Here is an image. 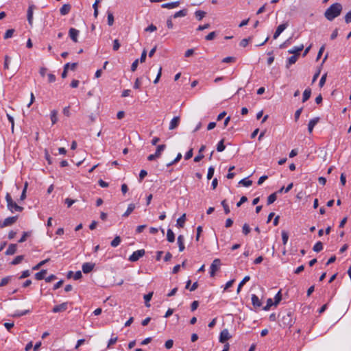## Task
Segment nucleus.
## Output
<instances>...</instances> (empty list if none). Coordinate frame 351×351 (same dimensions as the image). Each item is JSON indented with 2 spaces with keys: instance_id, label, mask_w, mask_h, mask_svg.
I'll list each match as a JSON object with an SVG mask.
<instances>
[{
  "instance_id": "obj_32",
  "label": "nucleus",
  "mask_w": 351,
  "mask_h": 351,
  "mask_svg": "<svg viewBox=\"0 0 351 351\" xmlns=\"http://www.w3.org/2000/svg\"><path fill=\"white\" fill-rule=\"evenodd\" d=\"M313 250L315 252H319L323 250V243L321 241H317L313 246Z\"/></svg>"
},
{
  "instance_id": "obj_35",
  "label": "nucleus",
  "mask_w": 351,
  "mask_h": 351,
  "mask_svg": "<svg viewBox=\"0 0 351 351\" xmlns=\"http://www.w3.org/2000/svg\"><path fill=\"white\" fill-rule=\"evenodd\" d=\"M121 241V240L120 237L116 236L114 237V239L111 241L110 245L112 247H116L120 244Z\"/></svg>"
},
{
  "instance_id": "obj_43",
  "label": "nucleus",
  "mask_w": 351,
  "mask_h": 351,
  "mask_svg": "<svg viewBox=\"0 0 351 351\" xmlns=\"http://www.w3.org/2000/svg\"><path fill=\"white\" fill-rule=\"evenodd\" d=\"M239 184H242L244 186L248 187L252 184V181L250 180H247V178L242 179Z\"/></svg>"
},
{
  "instance_id": "obj_30",
  "label": "nucleus",
  "mask_w": 351,
  "mask_h": 351,
  "mask_svg": "<svg viewBox=\"0 0 351 351\" xmlns=\"http://www.w3.org/2000/svg\"><path fill=\"white\" fill-rule=\"evenodd\" d=\"M187 14V10L184 9L182 10H180L178 12H176L172 17L174 19L178 18V17H184Z\"/></svg>"
},
{
  "instance_id": "obj_13",
  "label": "nucleus",
  "mask_w": 351,
  "mask_h": 351,
  "mask_svg": "<svg viewBox=\"0 0 351 351\" xmlns=\"http://www.w3.org/2000/svg\"><path fill=\"white\" fill-rule=\"evenodd\" d=\"M95 264L92 263H84L82 265V271L84 274L90 273L94 268Z\"/></svg>"
},
{
  "instance_id": "obj_2",
  "label": "nucleus",
  "mask_w": 351,
  "mask_h": 351,
  "mask_svg": "<svg viewBox=\"0 0 351 351\" xmlns=\"http://www.w3.org/2000/svg\"><path fill=\"white\" fill-rule=\"evenodd\" d=\"M279 322L280 326L283 328H290L293 326V324L295 322L291 312H288L285 314H283Z\"/></svg>"
},
{
  "instance_id": "obj_33",
  "label": "nucleus",
  "mask_w": 351,
  "mask_h": 351,
  "mask_svg": "<svg viewBox=\"0 0 351 351\" xmlns=\"http://www.w3.org/2000/svg\"><path fill=\"white\" fill-rule=\"evenodd\" d=\"M108 25L112 26L114 24V16L110 11L107 12Z\"/></svg>"
},
{
  "instance_id": "obj_18",
  "label": "nucleus",
  "mask_w": 351,
  "mask_h": 351,
  "mask_svg": "<svg viewBox=\"0 0 351 351\" xmlns=\"http://www.w3.org/2000/svg\"><path fill=\"white\" fill-rule=\"evenodd\" d=\"M180 3V1L166 3L162 4L161 7L162 8L172 9V8L178 7Z\"/></svg>"
},
{
  "instance_id": "obj_22",
  "label": "nucleus",
  "mask_w": 351,
  "mask_h": 351,
  "mask_svg": "<svg viewBox=\"0 0 351 351\" xmlns=\"http://www.w3.org/2000/svg\"><path fill=\"white\" fill-rule=\"evenodd\" d=\"M186 221V214H183L180 217L177 219L176 226L178 228H183Z\"/></svg>"
},
{
  "instance_id": "obj_39",
  "label": "nucleus",
  "mask_w": 351,
  "mask_h": 351,
  "mask_svg": "<svg viewBox=\"0 0 351 351\" xmlns=\"http://www.w3.org/2000/svg\"><path fill=\"white\" fill-rule=\"evenodd\" d=\"M221 204L223 208L225 214H226V215L229 214L230 213V210L227 204L226 199H223V201H221Z\"/></svg>"
},
{
  "instance_id": "obj_14",
  "label": "nucleus",
  "mask_w": 351,
  "mask_h": 351,
  "mask_svg": "<svg viewBox=\"0 0 351 351\" xmlns=\"http://www.w3.org/2000/svg\"><path fill=\"white\" fill-rule=\"evenodd\" d=\"M319 117L313 118L309 121L308 124V131L310 134L312 133L315 125L319 122Z\"/></svg>"
},
{
  "instance_id": "obj_52",
  "label": "nucleus",
  "mask_w": 351,
  "mask_h": 351,
  "mask_svg": "<svg viewBox=\"0 0 351 351\" xmlns=\"http://www.w3.org/2000/svg\"><path fill=\"white\" fill-rule=\"evenodd\" d=\"M147 175V171L142 169L139 173V181L141 182L145 177Z\"/></svg>"
},
{
  "instance_id": "obj_58",
  "label": "nucleus",
  "mask_w": 351,
  "mask_h": 351,
  "mask_svg": "<svg viewBox=\"0 0 351 351\" xmlns=\"http://www.w3.org/2000/svg\"><path fill=\"white\" fill-rule=\"evenodd\" d=\"M216 36V33L215 32H210L206 36V40H212L215 38Z\"/></svg>"
},
{
  "instance_id": "obj_31",
  "label": "nucleus",
  "mask_w": 351,
  "mask_h": 351,
  "mask_svg": "<svg viewBox=\"0 0 351 351\" xmlns=\"http://www.w3.org/2000/svg\"><path fill=\"white\" fill-rule=\"evenodd\" d=\"M250 279V277L249 276H246L244 277V278L242 280V281L239 284L237 292L239 293L241 291V289L244 284H245L247 281H249Z\"/></svg>"
},
{
  "instance_id": "obj_55",
  "label": "nucleus",
  "mask_w": 351,
  "mask_h": 351,
  "mask_svg": "<svg viewBox=\"0 0 351 351\" xmlns=\"http://www.w3.org/2000/svg\"><path fill=\"white\" fill-rule=\"evenodd\" d=\"M173 341L172 339L167 340L165 343V346L167 349H171L173 347Z\"/></svg>"
},
{
  "instance_id": "obj_56",
  "label": "nucleus",
  "mask_w": 351,
  "mask_h": 351,
  "mask_svg": "<svg viewBox=\"0 0 351 351\" xmlns=\"http://www.w3.org/2000/svg\"><path fill=\"white\" fill-rule=\"evenodd\" d=\"M199 306V302L198 301H193L191 304V311H195Z\"/></svg>"
},
{
  "instance_id": "obj_25",
  "label": "nucleus",
  "mask_w": 351,
  "mask_h": 351,
  "mask_svg": "<svg viewBox=\"0 0 351 351\" xmlns=\"http://www.w3.org/2000/svg\"><path fill=\"white\" fill-rule=\"evenodd\" d=\"M311 90L310 88H307L304 90L302 96V102H306L311 97Z\"/></svg>"
},
{
  "instance_id": "obj_23",
  "label": "nucleus",
  "mask_w": 351,
  "mask_h": 351,
  "mask_svg": "<svg viewBox=\"0 0 351 351\" xmlns=\"http://www.w3.org/2000/svg\"><path fill=\"white\" fill-rule=\"evenodd\" d=\"M58 112L56 110L51 111L50 119L53 125L56 123L58 121Z\"/></svg>"
},
{
  "instance_id": "obj_40",
  "label": "nucleus",
  "mask_w": 351,
  "mask_h": 351,
  "mask_svg": "<svg viewBox=\"0 0 351 351\" xmlns=\"http://www.w3.org/2000/svg\"><path fill=\"white\" fill-rule=\"evenodd\" d=\"M152 295H153V293H149L147 294H145L144 295V300H145V306L149 307L150 306L149 304V301L151 300L152 298Z\"/></svg>"
},
{
  "instance_id": "obj_57",
  "label": "nucleus",
  "mask_w": 351,
  "mask_h": 351,
  "mask_svg": "<svg viewBox=\"0 0 351 351\" xmlns=\"http://www.w3.org/2000/svg\"><path fill=\"white\" fill-rule=\"evenodd\" d=\"M247 201V198L245 196H242L239 200V202H237V206L240 207L243 203L246 202Z\"/></svg>"
},
{
  "instance_id": "obj_36",
  "label": "nucleus",
  "mask_w": 351,
  "mask_h": 351,
  "mask_svg": "<svg viewBox=\"0 0 351 351\" xmlns=\"http://www.w3.org/2000/svg\"><path fill=\"white\" fill-rule=\"evenodd\" d=\"M293 184L290 183L286 188L282 186L277 192L278 193H282V192L288 193L293 188Z\"/></svg>"
},
{
  "instance_id": "obj_3",
  "label": "nucleus",
  "mask_w": 351,
  "mask_h": 351,
  "mask_svg": "<svg viewBox=\"0 0 351 351\" xmlns=\"http://www.w3.org/2000/svg\"><path fill=\"white\" fill-rule=\"evenodd\" d=\"M5 200L7 202L8 209L10 212H21L23 210V207L19 206L15 202L13 201L10 194L8 193L5 195Z\"/></svg>"
},
{
  "instance_id": "obj_41",
  "label": "nucleus",
  "mask_w": 351,
  "mask_h": 351,
  "mask_svg": "<svg viewBox=\"0 0 351 351\" xmlns=\"http://www.w3.org/2000/svg\"><path fill=\"white\" fill-rule=\"evenodd\" d=\"M12 276H8L1 279L0 282V287L5 286L11 280Z\"/></svg>"
},
{
  "instance_id": "obj_34",
  "label": "nucleus",
  "mask_w": 351,
  "mask_h": 351,
  "mask_svg": "<svg viewBox=\"0 0 351 351\" xmlns=\"http://www.w3.org/2000/svg\"><path fill=\"white\" fill-rule=\"evenodd\" d=\"M165 147L166 145L164 144L160 145L157 147L156 152L154 154L157 155L158 158L160 156L162 152L165 150Z\"/></svg>"
},
{
  "instance_id": "obj_1",
  "label": "nucleus",
  "mask_w": 351,
  "mask_h": 351,
  "mask_svg": "<svg viewBox=\"0 0 351 351\" xmlns=\"http://www.w3.org/2000/svg\"><path fill=\"white\" fill-rule=\"evenodd\" d=\"M342 9L343 6L341 3H332L325 11L324 16L327 20L332 21L341 14Z\"/></svg>"
},
{
  "instance_id": "obj_10",
  "label": "nucleus",
  "mask_w": 351,
  "mask_h": 351,
  "mask_svg": "<svg viewBox=\"0 0 351 351\" xmlns=\"http://www.w3.org/2000/svg\"><path fill=\"white\" fill-rule=\"evenodd\" d=\"M287 26L288 24L287 23L278 25L276 29V32L274 34V39H276L280 35V34L287 27Z\"/></svg>"
},
{
  "instance_id": "obj_20",
  "label": "nucleus",
  "mask_w": 351,
  "mask_h": 351,
  "mask_svg": "<svg viewBox=\"0 0 351 351\" xmlns=\"http://www.w3.org/2000/svg\"><path fill=\"white\" fill-rule=\"evenodd\" d=\"M17 250V245L16 244H10L7 250L5 251L6 255H12L14 254Z\"/></svg>"
},
{
  "instance_id": "obj_42",
  "label": "nucleus",
  "mask_w": 351,
  "mask_h": 351,
  "mask_svg": "<svg viewBox=\"0 0 351 351\" xmlns=\"http://www.w3.org/2000/svg\"><path fill=\"white\" fill-rule=\"evenodd\" d=\"M24 258V256L23 255H19V256H16L13 261H12V265H18L19 264Z\"/></svg>"
},
{
  "instance_id": "obj_59",
  "label": "nucleus",
  "mask_w": 351,
  "mask_h": 351,
  "mask_svg": "<svg viewBox=\"0 0 351 351\" xmlns=\"http://www.w3.org/2000/svg\"><path fill=\"white\" fill-rule=\"evenodd\" d=\"M157 29V27L156 25H153V24H151L150 25H149L147 28H145V32H154Z\"/></svg>"
},
{
  "instance_id": "obj_26",
  "label": "nucleus",
  "mask_w": 351,
  "mask_h": 351,
  "mask_svg": "<svg viewBox=\"0 0 351 351\" xmlns=\"http://www.w3.org/2000/svg\"><path fill=\"white\" fill-rule=\"evenodd\" d=\"M298 58V55H293L289 57L287 61V67L289 68L290 65L295 64Z\"/></svg>"
},
{
  "instance_id": "obj_29",
  "label": "nucleus",
  "mask_w": 351,
  "mask_h": 351,
  "mask_svg": "<svg viewBox=\"0 0 351 351\" xmlns=\"http://www.w3.org/2000/svg\"><path fill=\"white\" fill-rule=\"evenodd\" d=\"M134 209H135V205L134 204H130L128 205V207L126 211L123 215V217H128V216H129L133 212V210Z\"/></svg>"
},
{
  "instance_id": "obj_37",
  "label": "nucleus",
  "mask_w": 351,
  "mask_h": 351,
  "mask_svg": "<svg viewBox=\"0 0 351 351\" xmlns=\"http://www.w3.org/2000/svg\"><path fill=\"white\" fill-rule=\"evenodd\" d=\"M206 12L202 10H197L195 12V17L198 21H201L206 15Z\"/></svg>"
},
{
  "instance_id": "obj_27",
  "label": "nucleus",
  "mask_w": 351,
  "mask_h": 351,
  "mask_svg": "<svg viewBox=\"0 0 351 351\" xmlns=\"http://www.w3.org/2000/svg\"><path fill=\"white\" fill-rule=\"evenodd\" d=\"M47 274V270L46 269H42L41 271H40L39 272H37L36 274H35V278L38 280H43L45 278V276Z\"/></svg>"
},
{
  "instance_id": "obj_28",
  "label": "nucleus",
  "mask_w": 351,
  "mask_h": 351,
  "mask_svg": "<svg viewBox=\"0 0 351 351\" xmlns=\"http://www.w3.org/2000/svg\"><path fill=\"white\" fill-rule=\"evenodd\" d=\"M277 193L278 192H275L269 195L267 197V204H273L277 199Z\"/></svg>"
},
{
  "instance_id": "obj_11",
  "label": "nucleus",
  "mask_w": 351,
  "mask_h": 351,
  "mask_svg": "<svg viewBox=\"0 0 351 351\" xmlns=\"http://www.w3.org/2000/svg\"><path fill=\"white\" fill-rule=\"evenodd\" d=\"M79 33H80L79 30H77L73 27L70 28L69 34L71 39L73 42H75V43L77 42V36L79 35Z\"/></svg>"
},
{
  "instance_id": "obj_21",
  "label": "nucleus",
  "mask_w": 351,
  "mask_h": 351,
  "mask_svg": "<svg viewBox=\"0 0 351 351\" xmlns=\"http://www.w3.org/2000/svg\"><path fill=\"white\" fill-rule=\"evenodd\" d=\"M184 241V236L183 235H179L178 237V244L179 251L180 252L184 251V250L185 248Z\"/></svg>"
},
{
  "instance_id": "obj_45",
  "label": "nucleus",
  "mask_w": 351,
  "mask_h": 351,
  "mask_svg": "<svg viewBox=\"0 0 351 351\" xmlns=\"http://www.w3.org/2000/svg\"><path fill=\"white\" fill-rule=\"evenodd\" d=\"M288 239H289V234H288V233L286 231H285V230L282 231V243L284 245H286L287 243Z\"/></svg>"
},
{
  "instance_id": "obj_17",
  "label": "nucleus",
  "mask_w": 351,
  "mask_h": 351,
  "mask_svg": "<svg viewBox=\"0 0 351 351\" xmlns=\"http://www.w3.org/2000/svg\"><path fill=\"white\" fill-rule=\"evenodd\" d=\"M71 9V6L70 4H69V3L64 4L60 9V12L61 15L64 16V15H66L67 14H69Z\"/></svg>"
},
{
  "instance_id": "obj_38",
  "label": "nucleus",
  "mask_w": 351,
  "mask_h": 351,
  "mask_svg": "<svg viewBox=\"0 0 351 351\" xmlns=\"http://www.w3.org/2000/svg\"><path fill=\"white\" fill-rule=\"evenodd\" d=\"M226 148V146L224 145V139H221L217 145V150L219 152H223Z\"/></svg>"
},
{
  "instance_id": "obj_5",
  "label": "nucleus",
  "mask_w": 351,
  "mask_h": 351,
  "mask_svg": "<svg viewBox=\"0 0 351 351\" xmlns=\"http://www.w3.org/2000/svg\"><path fill=\"white\" fill-rule=\"evenodd\" d=\"M145 254V250H138L134 251L129 257L128 260L131 262H136L139 260L140 258L143 257Z\"/></svg>"
},
{
  "instance_id": "obj_15",
  "label": "nucleus",
  "mask_w": 351,
  "mask_h": 351,
  "mask_svg": "<svg viewBox=\"0 0 351 351\" xmlns=\"http://www.w3.org/2000/svg\"><path fill=\"white\" fill-rule=\"evenodd\" d=\"M303 49H304V45L302 44L299 46H295L293 48L290 49L288 51V53H292L294 55H298V56H299L300 51H302L303 50Z\"/></svg>"
},
{
  "instance_id": "obj_24",
  "label": "nucleus",
  "mask_w": 351,
  "mask_h": 351,
  "mask_svg": "<svg viewBox=\"0 0 351 351\" xmlns=\"http://www.w3.org/2000/svg\"><path fill=\"white\" fill-rule=\"evenodd\" d=\"M167 239L169 242L173 243L175 241V234L171 229L169 228L167 232Z\"/></svg>"
},
{
  "instance_id": "obj_44",
  "label": "nucleus",
  "mask_w": 351,
  "mask_h": 351,
  "mask_svg": "<svg viewBox=\"0 0 351 351\" xmlns=\"http://www.w3.org/2000/svg\"><path fill=\"white\" fill-rule=\"evenodd\" d=\"M251 231V228H250L247 223H244L242 227V232L245 235H247Z\"/></svg>"
},
{
  "instance_id": "obj_49",
  "label": "nucleus",
  "mask_w": 351,
  "mask_h": 351,
  "mask_svg": "<svg viewBox=\"0 0 351 351\" xmlns=\"http://www.w3.org/2000/svg\"><path fill=\"white\" fill-rule=\"evenodd\" d=\"M282 300V294L280 291H279L274 297V305H277Z\"/></svg>"
},
{
  "instance_id": "obj_4",
  "label": "nucleus",
  "mask_w": 351,
  "mask_h": 351,
  "mask_svg": "<svg viewBox=\"0 0 351 351\" xmlns=\"http://www.w3.org/2000/svg\"><path fill=\"white\" fill-rule=\"evenodd\" d=\"M221 265V261L219 258H215L213 261L210 267V276L211 277H214L215 276V273L219 269Z\"/></svg>"
},
{
  "instance_id": "obj_8",
  "label": "nucleus",
  "mask_w": 351,
  "mask_h": 351,
  "mask_svg": "<svg viewBox=\"0 0 351 351\" xmlns=\"http://www.w3.org/2000/svg\"><path fill=\"white\" fill-rule=\"evenodd\" d=\"M70 66H71V70L75 71L77 66V63L75 62V63H71H71L65 64L64 66L63 72L62 73V78H65L67 76V72H68V70H69V68Z\"/></svg>"
},
{
  "instance_id": "obj_62",
  "label": "nucleus",
  "mask_w": 351,
  "mask_h": 351,
  "mask_svg": "<svg viewBox=\"0 0 351 351\" xmlns=\"http://www.w3.org/2000/svg\"><path fill=\"white\" fill-rule=\"evenodd\" d=\"M193 149L191 148V149H189V150L186 153V154H185V156H184V159H185V160H189V159H190L191 158H192V156H193Z\"/></svg>"
},
{
  "instance_id": "obj_54",
  "label": "nucleus",
  "mask_w": 351,
  "mask_h": 351,
  "mask_svg": "<svg viewBox=\"0 0 351 351\" xmlns=\"http://www.w3.org/2000/svg\"><path fill=\"white\" fill-rule=\"evenodd\" d=\"M119 47H120L119 41V40L115 39L113 42L112 49L114 51H117V50H119Z\"/></svg>"
},
{
  "instance_id": "obj_48",
  "label": "nucleus",
  "mask_w": 351,
  "mask_h": 351,
  "mask_svg": "<svg viewBox=\"0 0 351 351\" xmlns=\"http://www.w3.org/2000/svg\"><path fill=\"white\" fill-rule=\"evenodd\" d=\"M214 172H215V168L213 166H210L208 170V173H207V179L208 180H210L213 178V175H214Z\"/></svg>"
},
{
  "instance_id": "obj_53",
  "label": "nucleus",
  "mask_w": 351,
  "mask_h": 351,
  "mask_svg": "<svg viewBox=\"0 0 351 351\" xmlns=\"http://www.w3.org/2000/svg\"><path fill=\"white\" fill-rule=\"evenodd\" d=\"M250 38H243L240 42V46L243 47H245L247 46Z\"/></svg>"
},
{
  "instance_id": "obj_50",
  "label": "nucleus",
  "mask_w": 351,
  "mask_h": 351,
  "mask_svg": "<svg viewBox=\"0 0 351 351\" xmlns=\"http://www.w3.org/2000/svg\"><path fill=\"white\" fill-rule=\"evenodd\" d=\"M7 117L10 123H11V130L12 133H14V118L9 114H7Z\"/></svg>"
},
{
  "instance_id": "obj_61",
  "label": "nucleus",
  "mask_w": 351,
  "mask_h": 351,
  "mask_svg": "<svg viewBox=\"0 0 351 351\" xmlns=\"http://www.w3.org/2000/svg\"><path fill=\"white\" fill-rule=\"evenodd\" d=\"M29 276H30L29 271V270H25V271H23L22 272L21 275L19 277V279L25 278H27Z\"/></svg>"
},
{
  "instance_id": "obj_51",
  "label": "nucleus",
  "mask_w": 351,
  "mask_h": 351,
  "mask_svg": "<svg viewBox=\"0 0 351 351\" xmlns=\"http://www.w3.org/2000/svg\"><path fill=\"white\" fill-rule=\"evenodd\" d=\"M49 261V258H47V259H45L44 261H40L38 264H37L36 265L33 267V269L34 270H37V269H40V267L41 266H43V265H45V263H47Z\"/></svg>"
},
{
  "instance_id": "obj_47",
  "label": "nucleus",
  "mask_w": 351,
  "mask_h": 351,
  "mask_svg": "<svg viewBox=\"0 0 351 351\" xmlns=\"http://www.w3.org/2000/svg\"><path fill=\"white\" fill-rule=\"evenodd\" d=\"M14 32V29H8L4 34V36H3L4 39H8V38H11L13 36Z\"/></svg>"
},
{
  "instance_id": "obj_12",
  "label": "nucleus",
  "mask_w": 351,
  "mask_h": 351,
  "mask_svg": "<svg viewBox=\"0 0 351 351\" xmlns=\"http://www.w3.org/2000/svg\"><path fill=\"white\" fill-rule=\"evenodd\" d=\"M34 8L35 6L34 5H30L27 9V17L28 23L30 25H32L33 23V12Z\"/></svg>"
},
{
  "instance_id": "obj_6",
  "label": "nucleus",
  "mask_w": 351,
  "mask_h": 351,
  "mask_svg": "<svg viewBox=\"0 0 351 351\" xmlns=\"http://www.w3.org/2000/svg\"><path fill=\"white\" fill-rule=\"evenodd\" d=\"M18 219V215L7 217L1 224V228L11 226L14 224Z\"/></svg>"
},
{
  "instance_id": "obj_46",
  "label": "nucleus",
  "mask_w": 351,
  "mask_h": 351,
  "mask_svg": "<svg viewBox=\"0 0 351 351\" xmlns=\"http://www.w3.org/2000/svg\"><path fill=\"white\" fill-rule=\"evenodd\" d=\"M274 305V302H273V300L271 298H269L267 300V304L265 306L263 307V310L268 311L269 308Z\"/></svg>"
},
{
  "instance_id": "obj_64",
  "label": "nucleus",
  "mask_w": 351,
  "mask_h": 351,
  "mask_svg": "<svg viewBox=\"0 0 351 351\" xmlns=\"http://www.w3.org/2000/svg\"><path fill=\"white\" fill-rule=\"evenodd\" d=\"M345 22L348 24L351 23V11L348 12L345 16Z\"/></svg>"
},
{
  "instance_id": "obj_63",
  "label": "nucleus",
  "mask_w": 351,
  "mask_h": 351,
  "mask_svg": "<svg viewBox=\"0 0 351 351\" xmlns=\"http://www.w3.org/2000/svg\"><path fill=\"white\" fill-rule=\"evenodd\" d=\"M29 236V233L27 232H24L21 239L19 240V243L25 242L27 239V237Z\"/></svg>"
},
{
  "instance_id": "obj_7",
  "label": "nucleus",
  "mask_w": 351,
  "mask_h": 351,
  "mask_svg": "<svg viewBox=\"0 0 351 351\" xmlns=\"http://www.w3.org/2000/svg\"><path fill=\"white\" fill-rule=\"evenodd\" d=\"M68 308V302H63L59 305H56L55 306L53 309H52V312L53 313H60V312H64L65 311H66Z\"/></svg>"
},
{
  "instance_id": "obj_9",
  "label": "nucleus",
  "mask_w": 351,
  "mask_h": 351,
  "mask_svg": "<svg viewBox=\"0 0 351 351\" xmlns=\"http://www.w3.org/2000/svg\"><path fill=\"white\" fill-rule=\"evenodd\" d=\"M230 338H231V335H230L228 330L224 329L220 333L219 342L224 343Z\"/></svg>"
},
{
  "instance_id": "obj_16",
  "label": "nucleus",
  "mask_w": 351,
  "mask_h": 351,
  "mask_svg": "<svg viewBox=\"0 0 351 351\" xmlns=\"http://www.w3.org/2000/svg\"><path fill=\"white\" fill-rule=\"evenodd\" d=\"M180 117H174L170 122L169 129L173 130L176 128L180 123Z\"/></svg>"
},
{
  "instance_id": "obj_19",
  "label": "nucleus",
  "mask_w": 351,
  "mask_h": 351,
  "mask_svg": "<svg viewBox=\"0 0 351 351\" xmlns=\"http://www.w3.org/2000/svg\"><path fill=\"white\" fill-rule=\"evenodd\" d=\"M252 303L255 308L260 307L262 305L258 297L255 294L252 295Z\"/></svg>"
},
{
  "instance_id": "obj_60",
  "label": "nucleus",
  "mask_w": 351,
  "mask_h": 351,
  "mask_svg": "<svg viewBox=\"0 0 351 351\" xmlns=\"http://www.w3.org/2000/svg\"><path fill=\"white\" fill-rule=\"evenodd\" d=\"M10 61V58L8 56H5V61H4V69H9V63Z\"/></svg>"
}]
</instances>
